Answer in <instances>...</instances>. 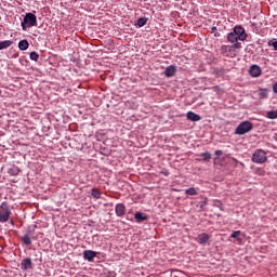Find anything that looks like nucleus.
Here are the masks:
<instances>
[{
  "label": "nucleus",
  "mask_w": 277,
  "mask_h": 277,
  "mask_svg": "<svg viewBox=\"0 0 277 277\" xmlns=\"http://www.w3.org/2000/svg\"><path fill=\"white\" fill-rule=\"evenodd\" d=\"M37 23H38V17H36V14L27 13L24 16V19L22 22V29L24 31H27V27H36Z\"/></svg>",
  "instance_id": "1"
},
{
  "label": "nucleus",
  "mask_w": 277,
  "mask_h": 277,
  "mask_svg": "<svg viewBox=\"0 0 277 277\" xmlns=\"http://www.w3.org/2000/svg\"><path fill=\"white\" fill-rule=\"evenodd\" d=\"M254 126L250 121H242L235 130L236 135H246V133H250Z\"/></svg>",
  "instance_id": "2"
},
{
  "label": "nucleus",
  "mask_w": 277,
  "mask_h": 277,
  "mask_svg": "<svg viewBox=\"0 0 277 277\" xmlns=\"http://www.w3.org/2000/svg\"><path fill=\"white\" fill-rule=\"evenodd\" d=\"M10 215H12V210L8 203H2L0 206V224H5V222H9Z\"/></svg>",
  "instance_id": "3"
},
{
  "label": "nucleus",
  "mask_w": 277,
  "mask_h": 277,
  "mask_svg": "<svg viewBox=\"0 0 277 277\" xmlns=\"http://www.w3.org/2000/svg\"><path fill=\"white\" fill-rule=\"evenodd\" d=\"M235 49H241V43L237 42L234 45H223L221 53H223L225 57H235Z\"/></svg>",
  "instance_id": "4"
},
{
  "label": "nucleus",
  "mask_w": 277,
  "mask_h": 277,
  "mask_svg": "<svg viewBox=\"0 0 277 277\" xmlns=\"http://www.w3.org/2000/svg\"><path fill=\"white\" fill-rule=\"evenodd\" d=\"M253 163H265L267 161V153L263 149H258L252 155Z\"/></svg>",
  "instance_id": "5"
},
{
  "label": "nucleus",
  "mask_w": 277,
  "mask_h": 277,
  "mask_svg": "<svg viewBox=\"0 0 277 277\" xmlns=\"http://www.w3.org/2000/svg\"><path fill=\"white\" fill-rule=\"evenodd\" d=\"M98 256V252L93 250H84L83 251V259L84 261H88L89 263H94V259Z\"/></svg>",
  "instance_id": "6"
},
{
  "label": "nucleus",
  "mask_w": 277,
  "mask_h": 277,
  "mask_svg": "<svg viewBox=\"0 0 277 277\" xmlns=\"http://www.w3.org/2000/svg\"><path fill=\"white\" fill-rule=\"evenodd\" d=\"M115 212L118 217H123L127 213V207H124L122 203H117L115 207Z\"/></svg>",
  "instance_id": "7"
},
{
  "label": "nucleus",
  "mask_w": 277,
  "mask_h": 277,
  "mask_svg": "<svg viewBox=\"0 0 277 277\" xmlns=\"http://www.w3.org/2000/svg\"><path fill=\"white\" fill-rule=\"evenodd\" d=\"M227 36H248L246 29L241 26H236L234 32H228Z\"/></svg>",
  "instance_id": "8"
},
{
  "label": "nucleus",
  "mask_w": 277,
  "mask_h": 277,
  "mask_svg": "<svg viewBox=\"0 0 277 277\" xmlns=\"http://www.w3.org/2000/svg\"><path fill=\"white\" fill-rule=\"evenodd\" d=\"M261 67L259 65H252L249 69V75H251V77H261Z\"/></svg>",
  "instance_id": "9"
},
{
  "label": "nucleus",
  "mask_w": 277,
  "mask_h": 277,
  "mask_svg": "<svg viewBox=\"0 0 277 277\" xmlns=\"http://www.w3.org/2000/svg\"><path fill=\"white\" fill-rule=\"evenodd\" d=\"M209 239H211V236H209V234L207 233H202L198 235L197 242H199L200 246H205V243H207Z\"/></svg>",
  "instance_id": "10"
},
{
  "label": "nucleus",
  "mask_w": 277,
  "mask_h": 277,
  "mask_svg": "<svg viewBox=\"0 0 277 277\" xmlns=\"http://www.w3.org/2000/svg\"><path fill=\"white\" fill-rule=\"evenodd\" d=\"M187 120H190V122H199L200 115L194 113V111H188L186 115Z\"/></svg>",
  "instance_id": "11"
},
{
  "label": "nucleus",
  "mask_w": 277,
  "mask_h": 277,
  "mask_svg": "<svg viewBox=\"0 0 277 277\" xmlns=\"http://www.w3.org/2000/svg\"><path fill=\"white\" fill-rule=\"evenodd\" d=\"M22 269H31L34 267V263L31 262V258H26L22 261Z\"/></svg>",
  "instance_id": "12"
},
{
  "label": "nucleus",
  "mask_w": 277,
  "mask_h": 277,
  "mask_svg": "<svg viewBox=\"0 0 277 277\" xmlns=\"http://www.w3.org/2000/svg\"><path fill=\"white\" fill-rule=\"evenodd\" d=\"M227 40H228V42L237 44V42H239V40H240V42H245L246 36H238V37L237 36H227Z\"/></svg>",
  "instance_id": "13"
},
{
  "label": "nucleus",
  "mask_w": 277,
  "mask_h": 277,
  "mask_svg": "<svg viewBox=\"0 0 277 277\" xmlns=\"http://www.w3.org/2000/svg\"><path fill=\"white\" fill-rule=\"evenodd\" d=\"M134 219L137 222V224H142V222H146V220H148V215H146L142 212H136L134 214Z\"/></svg>",
  "instance_id": "14"
},
{
  "label": "nucleus",
  "mask_w": 277,
  "mask_h": 277,
  "mask_svg": "<svg viewBox=\"0 0 277 277\" xmlns=\"http://www.w3.org/2000/svg\"><path fill=\"white\" fill-rule=\"evenodd\" d=\"M164 75L166 77H174V75H176V66H168L164 70Z\"/></svg>",
  "instance_id": "15"
},
{
  "label": "nucleus",
  "mask_w": 277,
  "mask_h": 277,
  "mask_svg": "<svg viewBox=\"0 0 277 277\" xmlns=\"http://www.w3.org/2000/svg\"><path fill=\"white\" fill-rule=\"evenodd\" d=\"M19 51H27L29 49V42L27 40H22L18 42Z\"/></svg>",
  "instance_id": "16"
},
{
  "label": "nucleus",
  "mask_w": 277,
  "mask_h": 277,
  "mask_svg": "<svg viewBox=\"0 0 277 277\" xmlns=\"http://www.w3.org/2000/svg\"><path fill=\"white\" fill-rule=\"evenodd\" d=\"M14 42L12 40H4L0 41V51H3L5 49H10V45L13 44Z\"/></svg>",
  "instance_id": "17"
},
{
  "label": "nucleus",
  "mask_w": 277,
  "mask_h": 277,
  "mask_svg": "<svg viewBox=\"0 0 277 277\" xmlns=\"http://www.w3.org/2000/svg\"><path fill=\"white\" fill-rule=\"evenodd\" d=\"M149 18L148 17H140L135 25L136 27H144V25H146L148 23Z\"/></svg>",
  "instance_id": "18"
},
{
  "label": "nucleus",
  "mask_w": 277,
  "mask_h": 277,
  "mask_svg": "<svg viewBox=\"0 0 277 277\" xmlns=\"http://www.w3.org/2000/svg\"><path fill=\"white\" fill-rule=\"evenodd\" d=\"M239 235H241V230H236L230 235V237L232 239H237L238 243H241L243 239H241Z\"/></svg>",
  "instance_id": "19"
},
{
  "label": "nucleus",
  "mask_w": 277,
  "mask_h": 277,
  "mask_svg": "<svg viewBox=\"0 0 277 277\" xmlns=\"http://www.w3.org/2000/svg\"><path fill=\"white\" fill-rule=\"evenodd\" d=\"M267 95H268L267 89H260L258 91L259 98H267Z\"/></svg>",
  "instance_id": "20"
},
{
  "label": "nucleus",
  "mask_w": 277,
  "mask_h": 277,
  "mask_svg": "<svg viewBox=\"0 0 277 277\" xmlns=\"http://www.w3.org/2000/svg\"><path fill=\"white\" fill-rule=\"evenodd\" d=\"M185 194H187V196H198V188H194V187L187 188L185 190Z\"/></svg>",
  "instance_id": "21"
},
{
  "label": "nucleus",
  "mask_w": 277,
  "mask_h": 277,
  "mask_svg": "<svg viewBox=\"0 0 277 277\" xmlns=\"http://www.w3.org/2000/svg\"><path fill=\"white\" fill-rule=\"evenodd\" d=\"M266 118H268L269 120H276V118H277V109L276 110L267 111Z\"/></svg>",
  "instance_id": "22"
},
{
  "label": "nucleus",
  "mask_w": 277,
  "mask_h": 277,
  "mask_svg": "<svg viewBox=\"0 0 277 277\" xmlns=\"http://www.w3.org/2000/svg\"><path fill=\"white\" fill-rule=\"evenodd\" d=\"M22 241L25 246H31V237H29V235L23 236Z\"/></svg>",
  "instance_id": "23"
},
{
  "label": "nucleus",
  "mask_w": 277,
  "mask_h": 277,
  "mask_svg": "<svg viewBox=\"0 0 277 277\" xmlns=\"http://www.w3.org/2000/svg\"><path fill=\"white\" fill-rule=\"evenodd\" d=\"M91 195L93 196V198H96V200H98L101 198V190H98L97 188H93Z\"/></svg>",
  "instance_id": "24"
},
{
  "label": "nucleus",
  "mask_w": 277,
  "mask_h": 277,
  "mask_svg": "<svg viewBox=\"0 0 277 277\" xmlns=\"http://www.w3.org/2000/svg\"><path fill=\"white\" fill-rule=\"evenodd\" d=\"M200 157H202V161H209V159H211V153L209 151L202 153Z\"/></svg>",
  "instance_id": "25"
},
{
  "label": "nucleus",
  "mask_w": 277,
  "mask_h": 277,
  "mask_svg": "<svg viewBox=\"0 0 277 277\" xmlns=\"http://www.w3.org/2000/svg\"><path fill=\"white\" fill-rule=\"evenodd\" d=\"M30 60H32V62H38L40 55L37 52H30Z\"/></svg>",
  "instance_id": "26"
},
{
  "label": "nucleus",
  "mask_w": 277,
  "mask_h": 277,
  "mask_svg": "<svg viewBox=\"0 0 277 277\" xmlns=\"http://www.w3.org/2000/svg\"><path fill=\"white\" fill-rule=\"evenodd\" d=\"M268 47H273L274 51H277V41H268Z\"/></svg>",
  "instance_id": "27"
},
{
  "label": "nucleus",
  "mask_w": 277,
  "mask_h": 277,
  "mask_svg": "<svg viewBox=\"0 0 277 277\" xmlns=\"http://www.w3.org/2000/svg\"><path fill=\"white\" fill-rule=\"evenodd\" d=\"M224 153L221 149L215 150L216 157H222Z\"/></svg>",
  "instance_id": "28"
},
{
  "label": "nucleus",
  "mask_w": 277,
  "mask_h": 277,
  "mask_svg": "<svg viewBox=\"0 0 277 277\" xmlns=\"http://www.w3.org/2000/svg\"><path fill=\"white\" fill-rule=\"evenodd\" d=\"M273 92L277 94V82L273 85Z\"/></svg>",
  "instance_id": "29"
},
{
  "label": "nucleus",
  "mask_w": 277,
  "mask_h": 277,
  "mask_svg": "<svg viewBox=\"0 0 277 277\" xmlns=\"http://www.w3.org/2000/svg\"><path fill=\"white\" fill-rule=\"evenodd\" d=\"M215 29H216L215 27H212V31H215Z\"/></svg>",
  "instance_id": "30"
},
{
  "label": "nucleus",
  "mask_w": 277,
  "mask_h": 277,
  "mask_svg": "<svg viewBox=\"0 0 277 277\" xmlns=\"http://www.w3.org/2000/svg\"><path fill=\"white\" fill-rule=\"evenodd\" d=\"M14 175L18 174V172H13Z\"/></svg>",
  "instance_id": "31"
},
{
  "label": "nucleus",
  "mask_w": 277,
  "mask_h": 277,
  "mask_svg": "<svg viewBox=\"0 0 277 277\" xmlns=\"http://www.w3.org/2000/svg\"><path fill=\"white\" fill-rule=\"evenodd\" d=\"M10 223H11L12 225H14V221H11Z\"/></svg>",
  "instance_id": "32"
}]
</instances>
